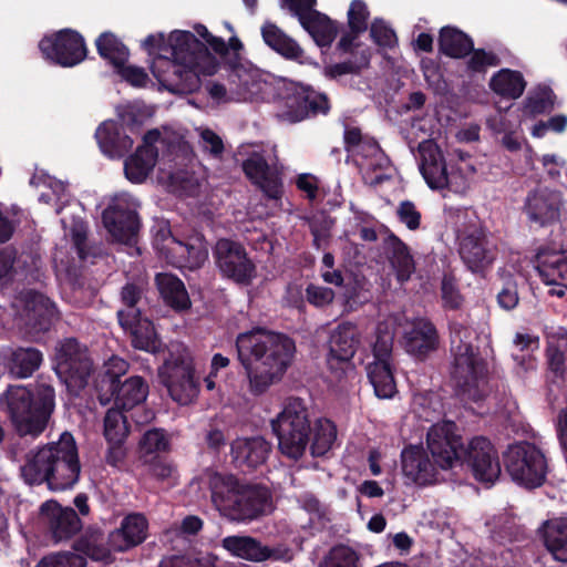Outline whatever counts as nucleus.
Instances as JSON below:
<instances>
[{
	"label": "nucleus",
	"mask_w": 567,
	"mask_h": 567,
	"mask_svg": "<svg viewBox=\"0 0 567 567\" xmlns=\"http://www.w3.org/2000/svg\"><path fill=\"white\" fill-rule=\"evenodd\" d=\"M236 351L250 393L261 395L282 380L293 361L296 342L285 333L256 327L237 336Z\"/></svg>",
	"instance_id": "1"
},
{
	"label": "nucleus",
	"mask_w": 567,
	"mask_h": 567,
	"mask_svg": "<svg viewBox=\"0 0 567 567\" xmlns=\"http://www.w3.org/2000/svg\"><path fill=\"white\" fill-rule=\"evenodd\" d=\"M205 480L214 508L230 523L247 525L270 515L275 508L272 492L262 483L215 470H207Z\"/></svg>",
	"instance_id": "2"
},
{
	"label": "nucleus",
	"mask_w": 567,
	"mask_h": 567,
	"mask_svg": "<svg viewBox=\"0 0 567 567\" xmlns=\"http://www.w3.org/2000/svg\"><path fill=\"white\" fill-rule=\"evenodd\" d=\"M426 446L441 470L466 466L472 476L485 485H493L501 476L498 452L485 436H474L464 445L462 436L454 434L450 426H433L427 432Z\"/></svg>",
	"instance_id": "3"
},
{
	"label": "nucleus",
	"mask_w": 567,
	"mask_h": 567,
	"mask_svg": "<svg viewBox=\"0 0 567 567\" xmlns=\"http://www.w3.org/2000/svg\"><path fill=\"white\" fill-rule=\"evenodd\" d=\"M81 464L74 436L65 431L56 442L38 450L21 466V475L29 485L47 482L52 491L71 488L80 477Z\"/></svg>",
	"instance_id": "4"
},
{
	"label": "nucleus",
	"mask_w": 567,
	"mask_h": 567,
	"mask_svg": "<svg viewBox=\"0 0 567 567\" xmlns=\"http://www.w3.org/2000/svg\"><path fill=\"white\" fill-rule=\"evenodd\" d=\"M0 405L20 436H39L55 408L54 388L47 383L33 386L9 385Z\"/></svg>",
	"instance_id": "5"
},
{
	"label": "nucleus",
	"mask_w": 567,
	"mask_h": 567,
	"mask_svg": "<svg viewBox=\"0 0 567 567\" xmlns=\"http://www.w3.org/2000/svg\"><path fill=\"white\" fill-rule=\"evenodd\" d=\"M450 331L453 355L451 380L455 392L462 401L478 403L488 394L486 361L478 348L462 339V331H466L462 323L451 322Z\"/></svg>",
	"instance_id": "6"
},
{
	"label": "nucleus",
	"mask_w": 567,
	"mask_h": 567,
	"mask_svg": "<svg viewBox=\"0 0 567 567\" xmlns=\"http://www.w3.org/2000/svg\"><path fill=\"white\" fill-rule=\"evenodd\" d=\"M271 429L278 440L279 452L289 460H300L312 434L309 410L303 400L289 398L282 411L271 420Z\"/></svg>",
	"instance_id": "7"
},
{
	"label": "nucleus",
	"mask_w": 567,
	"mask_h": 567,
	"mask_svg": "<svg viewBox=\"0 0 567 567\" xmlns=\"http://www.w3.org/2000/svg\"><path fill=\"white\" fill-rule=\"evenodd\" d=\"M279 116L289 123H299L317 116H326L331 110L329 96L309 84L289 81L278 93Z\"/></svg>",
	"instance_id": "8"
},
{
	"label": "nucleus",
	"mask_w": 567,
	"mask_h": 567,
	"mask_svg": "<svg viewBox=\"0 0 567 567\" xmlns=\"http://www.w3.org/2000/svg\"><path fill=\"white\" fill-rule=\"evenodd\" d=\"M503 460L506 471L517 484L532 489L545 483L547 460L535 444L520 442L509 445Z\"/></svg>",
	"instance_id": "9"
},
{
	"label": "nucleus",
	"mask_w": 567,
	"mask_h": 567,
	"mask_svg": "<svg viewBox=\"0 0 567 567\" xmlns=\"http://www.w3.org/2000/svg\"><path fill=\"white\" fill-rule=\"evenodd\" d=\"M158 378L171 398L181 405L192 403L198 395L199 383L193 359L184 351L168 353L158 368Z\"/></svg>",
	"instance_id": "10"
},
{
	"label": "nucleus",
	"mask_w": 567,
	"mask_h": 567,
	"mask_svg": "<svg viewBox=\"0 0 567 567\" xmlns=\"http://www.w3.org/2000/svg\"><path fill=\"white\" fill-rule=\"evenodd\" d=\"M93 362L87 349L74 338L60 342L55 352V372L72 395H80L87 385Z\"/></svg>",
	"instance_id": "11"
},
{
	"label": "nucleus",
	"mask_w": 567,
	"mask_h": 567,
	"mask_svg": "<svg viewBox=\"0 0 567 567\" xmlns=\"http://www.w3.org/2000/svg\"><path fill=\"white\" fill-rule=\"evenodd\" d=\"M215 264L226 279L248 286L257 277V267L245 246L229 238H220L213 248Z\"/></svg>",
	"instance_id": "12"
},
{
	"label": "nucleus",
	"mask_w": 567,
	"mask_h": 567,
	"mask_svg": "<svg viewBox=\"0 0 567 567\" xmlns=\"http://www.w3.org/2000/svg\"><path fill=\"white\" fill-rule=\"evenodd\" d=\"M169 55L184 66L196 72L198 76L213 75L219 63L209 49L194 33L185 30L171 32Z\"/></svg>",
	"instance_id": "13"
},
{
	"label": "nucleus",
	"mask_w": 567,
	"mask_h": 567,
	"mask_svg": "<svg viewBox=\"0 0 567 567\" xmlns=\"http://www.w3.org/2000/svg\"><path fill=\"white\" fill-rule=\"evenodd\" d=\"M43 58L62 68L80 64L87 56L83 35L73 29H62L44 35L39 42Z\"/></svg>",
	"instance_id": "14"
},
{
	"label": "nucleus",
	"mask_w": 567,
	"mask_h": 567,
	"mask_svg": "<svg viewBox=\"0 0 567 567\" xmlns=\"http://www.w3.org/2000/svg\"><path fill=\"white\" fill-rule=\"evenodd\" d=\"M458 254L471 272L484 275L497 257V247L483 228H475L460 238Z\"/></svg>",
	"instance_id": "15"
},
{
	"label": "nucleus",
	"mask_w": 567,
	"mask_h": 567,
	"mask_svg": "<svg viewBox=\"0 0 567 567\" xmlns=\"http://www.w3.org/2000/svg\"><path fill=\"white\" fill-rule=\"evenodd\" d=\"M151 72L162 86L173 93H192L200 85L198 74L169 54L161 53V56H154Z\"/></svg>",
	"instance_id": "16"
},
{
	"label": "nucleus",
	"mask_w": 567,
	"mask_h": 567,
	"mask_svg": "<svg viewBox=\"0 0 567 567\" xmlns=\"http://www.w3.org/2000/svg\"><path fill=\"white\" fill-rule=\"evenodd\" d=\"M40 518L47 535L55 544L73 538L83 527L74 508L63 507L54 499L40 506Z\"/></svg>",
	"instance_id": "17"
},
{
	"label": "nucleus",
	"mask_w": 567,
	"mask_h": 567,
	"mask_svg": "<svg viewBox=\"0 0 567 567\" xmlns=\"http://www.w3.org/2000/svg\"><path fill=\"white\" fill-rule=\"evenodd\" d=\"M561 208L559 190L538 186L527 193L522 209L530 224L547 227L559 220Z\"/></svg>",
	"instance_id": "18"
},
{
	"label": "nucleus",
	"mask_w": 567,
	"mask_h": 567,
	"mask_svg": "<svg viewBox=\"0 0 567 567\" xmlns=\"http://www.w3.org/2000/svg\"><path fill=\"white\" fill-rule=\"evenodd\" d=\"M359 336L355 326L351 323H340L330 334L329 352L327 355V365L334 378L342 379L347 368L354 357Z\"/></svg>",
	"instance_id": "19"
},
{
	"label": "nucleus",
	"mask_w": 567,
	"mask_h": 567,
	"mask_svg": "<svg viewBox=\"0 0 567 567\" xmlns=\"http://www.w3.org/2000/svg\"><path fill=\"white\" fill-rule=\"evenodd\" d=\"M120 327L128 334L134 349L153 354L164 352V343L157 334L154 323L142 311H116Z\"/></svg>",
	"instance_id": "20"
},
{
	"label": "nucleus",
	"mask_w": 567,
	"mask_h": 567,
	"mask_svg": "<svg viewBox=\"0 0 567 567\" xmlns=\"http://www.w3.org/2000/svg\"><path fill=\"white\" fill-rule=\"evenodd\" d=\"M403 346L417 360H426L440 347V334L435 324L426 318L414 319L403 334Z\"/></svg>",
	"instance_id": "21"
},
{
	"label": "nucleus",
	"mask_w": 567,
	"mask_h": 567,
	"mask_svg": "<svg viewBox=\"0 0 567 567\" xmlns=\"http://www.w3.org/2000/svg\"><path fill=\"white\" fill-rule=\"evenodd\" d=\"M401 468L404 477L411 483L427 486L436 482L437 468L441 467L435 460H430L424 447L409 445L401 452Z\"/></svg>",
	"instance_id": "22"
},
{
	"label": "nucleus",
	"mask_w": 567,
	"mask_h": 567,
	"mask_svg": "<svg viewBox=\"0 0 567 567\" xmlns=\"http://www.w3.org/2000/svg\"><path fill=\"white\" fill-rule=\"evenodd\" d=\"M102 221L114 240L126 245L136 241L141 220L134 209L122 204L110 205L102 213Z\"/></svg>",
	"instance_id": "23"
},
{
	"label": "nucleus",
	"mask_w": 567,
	"mask_h": 567,
	"mask_svg": "<svg viewBox=\"0 0 567 567\" xmlns=\"http://www.w3.org/2000/svg\"><path fill=\"white\" fill-rule=\"evenodd\" d=\"M246 177L256 185L267 198L278 200L282 197V179L277 169H272L259 153H252L241 164Z\"/></svg>",
	"instance_id": "24"
},
{
	"label": "nucleus",
	"mask_w": 567,
	"mask_h": 567,
	"mask_svg": "<svg viewBox=\"0 0 567 567\" xmlns=\"http://www.w3.org/2000/svg\"><path fill=\"white\" fill-rule=\"evenodd\" d=\"M223 548L233 556L254 563L281 560L287 549L264 545L260 540L248 535L227 536L221 542Z\"/></svg>",
	"instance_id": "25"
},
{
	"label": "nucleus",
	"mask_w": 567,
	"mask_h": 567,
	"mask_svg": "<svg viewBox=\"0 0 567 567\" xmlns=\"http://www.w3.org/2000/svg\"><path fill=\"white\" fill-rule=\"evenodd\" d=\"M272 445L262 436L238 437L231 443L230 453L235 465L241 470H257L265 465Z\"/></svg>",
	"instance_id": "26"
},
{
	"label": "nucleus",
	"mask_w": 567,
	"mask_h": 567,
	"mask_svg": "<svg viewBox=\"0 0 567 567\" xmlns=\"http://www.w3.org/2000/svg\"><path fill=\"white\" fill-rule=\"evenodd\" d=\"M23 301L25 324L34 332H47L50 330L56 316L54 303L43 293L33 289L21 293Z\"/></svg>",
	"instance_id": "27"
},
{
	"label": "nucleus",
	"mask_w": 567,
	"mask_h": 567,
	"mask_svg": "<svg viewBox=\"0 0 567 567\" xmlns=\"http://www.w3.org/2000/svg\"><path fill=\"white\" fill-rule=\"evenodd\" d=\"M94 136L102 154L111 159L124 157L134 144L124 124L113 120L101 123Z\"/></svg>",
	"instance_id": "28"
},
{
	"label": "nucleus",
	"mask_w": 567,
	"mask_h": 567,
	"mask_svg": "<svg viewBox=\"0 0 567 567\" xmlns=\"http://www.w3.org/2000/svg\"><path fill=\"white\" fill-rule=\"evenodd\" d=\"M148 520L142 513L127 514L121 526L109 534V544L116 553H124L147 538Z\"/></svg>",
	"instance_id": "29"
},
{
	"label": "nucleus",
	"mask_w": 567,
	"mask_h": 567,
	"mask_svg": "<svg viewBox=\"0 0 567 567\" xmlns=\"http://www.w3.org/2000/svg\"><path fill=\"white\" fill-rule=\"evenodd\" d=\"M421 157L420 171L431 189H443L449 186V175L443 153L439 145L431 141H423L419 145Z\"/></svg>",
	"instance_id": "30"
},
{
	"label": "nucleus",
	"mask_w": 567,
	"mask_h": 567,
	"mask_svg": "<svg viewBox=\"0 0 567 567\" xmlns=\"http://www.w3.org/2000/svg\"><path fill=\"white\" fill-rule=\"evenodd\" d=\"M535 270L545 285L567 288V256L563 251L539 249Z\"/></svg>",
	"instance_id": "31"
},
{
	"label": "nucleus",
	"mask_w": 567,
	"mask_h": 567,
	"mask_svg": "<svg viewBox=\"0 0 567 567\" xmlns=\"http://www.w3.org/2000/svg\"><path fill=\"white\" fill-rule=\"evenodd\" d=\"M264 42L276 53L289 61L302 63L305 51L301 45L288 35L276 23L265 21L260 28Z\"/></svg>",
	"instance_id": "32"
},
{
	"label": "nucleus",
	"mask_w": 567,
	"mask_h": 567,
	"mask_svg": "<svg viewBox=\"0 0 567 567\" xmlns=\"http://www.w3.org/2000/svg\"><path fill=\"white\" fill-rule=\"evenodd\" d=\"M148 390V383L144 378L140 375L127 377L124 381L118 382L113 391V406L128 412L145 402Z\"/></svg>",
	"instance_id": "33"
},
{
	"label": "nucleus",
	"mask_w": 567,
	"mask_h": 567,
	"mask_svg": "<svg viewBox=\"0 0 567 567\" xmlns=\"http://www.w3.org/2000/svg\"><path fill=\"white\" fill-rule=\"evenodd\" d=\"M130 368V363L117 357L112 355L103 365V370L99 373L95 380V390L97 399L102 405L112 402L114 389L118 382L122 381Z\"/></svg>",
	"instance_id": "34"
},
{
	"label": "nucleus",
	"mask_w": 567,
	"mask_h": 567,
	"mask_svg": "<svg viewBox=\"0 0 567 567\" xmlns=\"http://www.w3.org/2000/svg\"><path fill=\"white\" fill-rule=\"evenodd\" d=\"M42 352L33 347H18L7 358L6 369L16 379L31 377L42 364Z\"/></svg>",
	"instance_id": "35"
},
{
	"label": "nucleus",
	"mask_w": 567,
	"mask_h": 567,
	"mask_svg": "<svg viewBox=\"0 0 567 567\" xmlns=\"http://www.w3.org/2000/svg\"><path fill=\"white\" fill-rule=\"evenodd\" d=\"M473 43L467 33L454 25L442 27L439 31V51L447 58L465 59L473 50Z\"/></svg>",
	"instance_id": "36"
},
{
	"label": "nucleus",
	"mask_w": 567,
	"mask_h": 567,
	"mask_svg": "<svg viewBox=\"0 0 567 567\" xmlns=\"http://www.w3.org/2000/svg\"><path fill=\"white\" fill-rule=\"evenodd\" d=\"M299 23L320 48L330 47L339 32L338 23L317 9L307 14Z\"/></svg>",
	"instance_id": "37"
},
{
	"label": "nucleus",
	"mask_w": 567,
	"mask_h": 567,
	"mask_svg": "<svg viewBox=\"0 0 567 567\" xmlns=\"http://www.w3.org/2000/svg\"><path fill=\"white\" fill-rule=\"evenodd\" d=\"M155 282L161 297L172 309L184 311L190 308L192 302L184 282L173 274H157Z\"/></svg>",
	"instance_id": "38"
},
{
	"label": "nucleus",
	"mask_w": 567,
	"mask_h": 567,
	"mask_svg": "<svg viewBox=\"0 0 567 567\" xmlns=\"http://www.w3.org/2000/svg\"><path fill=\"white\" fill-rule=\"evenodd\" d=\"M543 540L555 560L567 563V518L548 519L542 527Z\"/></svg>",
	"instance_id": "39"
},
{
	"label": "nucleus",
	"mask_w": 567,
	"mask_h": 567,
	"mask_svg": "<svg viewBox=\"0 0 567 567\" xmlns=\"http://www.w3.org/2000/svg\"><path fill=\"white\" fill-rule=\"evenodd\" d=\"M389 247V261L395 270L396 279L405 282L415 270V262L408 245L391 233L386 239Z\"/></svg>",
	"instance_id": "40"
},
{
	"label": "nucleus",
	"mask_w": 567,
	"mask_h": 567,
	"mask_svg": "<svg viewBox=\"0 0 567 567\" xmlns=\"http://www.w3.org/2000/svg\"><path fill=\"white\" fill-rule=\"evenodd\" d=\"M491 90L505 99L516 100L526 89V81L519 71L501 69L489 80Z\"/></svg>",
	"instance_id": "41"
},
{
	"label": "nucleus",
	"mask_w": 567,
	"mask_h": 567,
	"mask_svg": "<svg viewBox=\"0 0 567 567\" xmlns=\"http://www.w3.org/2000/svg\"><path fill=\"white\" fill-rule=\"evenodd\" d=\"M368 379L379 399H392L398 392L392 363L370 362L367 367Z\"/></svg>",
	"instance_id": "42"
},
{
	"label": "nucleus",
	"mask_w": 567,
	"mask_h": 567,
	"mask_svg": "<svg viewBox=\"0 0 567 567\" xmlns=\"http://www.w3.org/2000/svg\"><path fill=\"white\" fill-rule=\"evenodd\" d=\"M95 47L99 55L114 69L128 61V48L111 31L102 32L95 40Z\"/></svg>",
	"instance_id": "43"
},
{
	"label": "nucleus",
	"mask_w": 567,
	"mask_h": 567,
	"mask_svg": "<svg viewBox=\"0 0 567 567\" xmlns=\"http://www.w3.org/2000/svg\"><path fill=\"white\" fill-rule=\"evenodd\" d=\"M157 157L136 150L124 161L125 177L135 184L143 183L156 165Z\"/></svg>",
	"instance_id": "44"
},
{
	"label": "nucleus",
	"mask_w": 567,
	"mask_h": 567,
	"mask_svg": "<svg viewBox=\"0 0 567 567\" xmlns=\"http://www.w3.org/2000/svg\"><path fill=\"white\" fill-rule=\"evenodd\" d=\"M312 442L309 443L312 456L326 455L337 440V426L328 419H319L312 429Z\"/></svg>",
	"instance_id": "45"
},
{
	"label": "nucleus",
	"mask_w": 567,
	"mask_h": 567,
	"mask_svg": "<svg viewBox=\"0 0 567 567\" xmlns=\"http://www.w3.org/2000/svg\"><path fill=\"white\" fill-rule=\"evenodd\" d=\"M371 52L369 49L360 51L359 55H354L342 62L326 65L323 74L330 80H337L348 74H360L363 69L370 64Z\"/></svg>",
	"instance_id": "46"
},
{
	"label": "nucleus",
	"mask_w": 567,
	"mask_h": 567,
	"mask_svg": "<svg viewBox=\"0 0 567 567\" xmlns=\"http://www.w3.org/2000/svg\"><path fill=\"white\" fill-rule=\"evenodd\" d=\"M126 411L112 406L104 416V437L106 442H125L130 425L127 422Z\"/></svg>",
	"instance_id": "47"
},
{
	"label": "nucleus",
	"mask_w": 567,
	"mask_h": 567,
	"mask_svg": "<svg viewBox=\"0 0 567 567\" xmlns=\"http://www.w3.org/2000/svg\"><path fill=\"white\" fill-rule=\"evenodd\" d=\"M138 450L141 456L148 460V456L168 452L171 450V439L164 429H150L142 435Z\"/></svg>",
	"instance_id": "48"
},
{
	"label": "nucleus",
	"mask_w": 567,
	"mask_h": 567,
	"mask_svg": "<svg viewBox=\"0 0 567 567\" xmlns=\"http://www.w3.org/2000/svg\"><path fill=\"white\" fill-rule=\"evenodd\" d=\"M466 58V72L471 76L485 75L489 68H496L502 63L501 58L494 51H487L483 48L476 49L474 45Z\"/></svg>",
	"instance_id": "49"
},
{
	"label": "nucleus",
	"mask_w": 567,
	"mask_h": 567,
	"mask_svg": "<svg viewBox=\"0 0 567 567\" xmlns=\"http://www.w3.org/2000/svg\"><path fill=\"white\" fill-rule=\"evenodd\" d=\"M394 331L386 322H379L375 328V340L372 343V362L392 363Z\"/></svg>",
	"instance_id": "50"
},
{
	"label": "nucleus",
	"mask_w": 567,
	"mask_h": 567,
	"mask_svg": "<svg viewBox=\"0 0 567 567\" xmlns=\"http://www.w3.org/2000/svg\"><path fill=\"white\" fill-rule=\"evenodd\" d=\"M146 284L143 281H127L120 290V301L123 308L117 311H142V302L146 292Z\"/></svg>",
	"instance_id": "51"
},
{
	"label": "nucleus",
	"mask_w": 567,
	"mask_h": 567,
	"mask_svg": "<svg viewBox=\"0 0 567 567\" xmlns=\"http://www.w3.org/2000/svg\"><path fill=\"white\" fill-rule=\"evenodd\" d=\"M357 553L347 545H336L320 561V567H358Z\"/></svg>",
	"instance_id": "52"
},
{
	"label": "nucleus",
	"mask_w": 567,
	"mask_h": 567,
	"mask_svg": "<svg viewBox=\"0 0 567 567\" xmlns=\"http://www.w3.org/2000/svg\"><path fill=\"white\" fill-rule=\"evenodd\" d=\"M555 94L551 89L546 87L535 95L526 99L524 113L528 115H540L548 113L554 109Z\"/></svg>",
	"instance_id": "53"
},
{
	"label": "nucleus",
	"mask_w": 567,
	"mask_h": 567,
	"mask_svg": "<svg viewBox=\"0 0 567 567\" xmlns=\"http://www.w3.org/2000/svg\"><path fill=\"white\" fill-rule=\"evenodd\" d=\"M441 297L444 309L458 310L463 305L464 298L457 287V280L451 274H445L442 278Z\"/></svg>",
	"instance_id": "54"
},
{
	"label": "nucleus",
	"mask_w": 567,
	"mask_h": 567,
	"mask_svg": "<svg viewBox=\"0 0 567 567\" xmlns=\"http://www.w3.org/2000/svg\"><path fill=\"white\" fill-rule=\"evenodd\" d=\"M84 556L72 551H62L44 556L37 567H85Z\"/></svg>",
	"instance_id": "55"
},
{
	"label": "nucleus",
	"mask_w": 567,
	"mask_h": 567,
	"mask_svg": "<svg viewBox=\"0 0 567 567\" xmlns=\"http://www.w3.org/2000/svg\"><path fill=\"white\" fill-rule=\"evenodd\" d=\"M73 548L82 553L85 558L89 557L95 561L111 563L113 560L112 551L114 549L107 543V546L99 545L86 539H79L74 543Z\"/></svg>",
	"instance_id": "56"
},
{
	"label": "nucleus",
	"mask_w": 567,
	"mask_h": 567,
	"mask_svg": "<svg viewBox=\"0 0 567 567\" xmlns=\"http://www.w3.org/2000/svg\"><path fill=\"white\" fill-rule=\"evenodd\" d=\"M545 357L551 381L555 382L556 379H564L566 372L565 352L556 343H548Z\"/></svg>",
	"instance_id": "57"
},
{
	"label": "nucleus",
	"mask_w": 567,
	"mask_h": 567,
	"mask_svg": "<svg viewBox=\"0 0 567 567\" xmlns=\"http://www.w3.org/2000/svg\"><path fill=\"white\" fill-rule=\"evenodd\" d=\"M348 27L354 32H365L370 12L363 0H352L348 10Z\"/></svg>",
	"instance_id": "58"
},
{
	"label": "nucleus",
	"mask_w": 567,
	"mask_h": 567,
	"mask_svg": "<svg viewBox=\"0 0 567 567\" xmlns=\"http://www.w3.org/2000/svg\"><path fill=\"white\" fill-rule=\"evenodd\" d=\"M188 249V241H181L172 238L168 245H163L159 252L165 257L168 264L176 268H185L186 266V251Z\"/></svg>",
	"instance_id": "59"
},
{
	"label": "nucleus",
	"mask_w": 567,
	"mask_h": 567,
	"mask_svg": "<svg viewBox=\"0 0 567 567\" xmlns=\"http://www.w3.org/2000/svg\"><path fill=\"white\" fill-rule=\"evenodd\" d=\"M370 37L377 45L382 48L392 49L398 43L394 30L382 19H374L370 27Z\"/></svg>",
	"instance_id": "60"
},
{
	"label": "nucleus",
	"mask_w": 567,
	"mask_h": 567,
	"mask_svg": "<svg viewBox=\"0 0 567 567\" xmlns=\"http://www.w3.org/2000/svg\"><path fill=\"white\" fill-rule=\"evenodd\" d=\"M365 167L368 171L377 173L375 176L370 181L371 185H380L391 177L385 173L391 167V161L389 156L383 152V150L369 158L365 163Z\"/></svg>",
	"instance_id": "61"
},
{
	"label": "nucleus",
	"mask_w": 567,
	"mask_h": 567,
	"mask_svg": "<svg viewBox=\"0 0 567 567\" xmlns=\"http://www.w3.org/2000/svg\"><path fill=\"white\" fill-rule=\"evenodd\" d=\"M306 300L316 308H324L332 303L334 291L331 288L309 284L305 293Z\"/></svg>",
	"instance_id": "62"
},
{
	"label": "nucleus",
	"mask_w": 567,
	"mask_h": 567,
	"mask_svg": "<svg viewBox=\"0 0 567 567\" xmlns=\"http://www.w3.org/2000/svg\"><path fill=\"white\" fill-rule=\"evenodd\" d=\"M396 215L399 220L404 224L408 229L416 230L421 225V213L411 200H403L400 203Z\"/></svg>",
	"instance_id": "63"
},
{
	"label": "nucleus",
	"mask_w": 567,
	"mask_h": 567,
	"mask_svg": "<svg viewBox=\"0 0 567 567\" xmlns=\"http://www.w3.org/2000/svg\"><path fill=\"white\" fill-rule=\"evenodd\" d=\"M142 47L147 51L148 55L161 56L163 54H169L171 50V34L166 39L163 33L150 34L145 38Z\"/></svg>",
	"instance_id": "64"
}]
</instances>
